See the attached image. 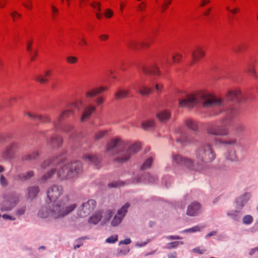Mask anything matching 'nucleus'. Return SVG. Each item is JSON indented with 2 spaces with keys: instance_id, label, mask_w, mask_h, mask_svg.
<instances>
[{
  "instance_id": "obj_1",
  "label": "nucleus",
  "mask_w": 258,
  "mask_h": 258,
  "mask_svg": "<svg viewBox=\"0 0 258 258\" xmlns=\"http://www.w3.org/2000/svg\"><path fill=\"white\" fill-rule=\"evenodd\" d=\"M63 159L62 157H56L51 160H46L41 164V168L58 167L57 175L61 180L70 179L76 177L83 171L81 163L78 161L63 163Z\"/></svg>"
},
{
  "instance_id": "obj_2",
  "label": "nucleus",
  "mask_w": 258,
  "mask_h": 258,
  "mask_svg": "<svg viewBox=\"0 0 258 258\" xmlns=\"http://www.w3.org/2000/svg\"><path fill=\"white\" fill-rule=\"evenodd\" d=\"M69 197L66 196L62 200L54 202L49 208L42 207L38 213V216L42 218L50 217L55 220L63 219L77 207L76 203L69 204Z\"/></svg>"
},
{
  "instance_id": "obj_3",
  "label": "nucleus",
  "mask_w": 258,
  "mask_h": 258,
  "mask_svg": "<svg viewBox=\"0 0 258 258\" xmlns=\"http://www.w3.org/2000/svg\"><path fill=\"white\" fill-rule=\"evenodd\" d=\"M201 104L204 107L224 106L225 102L220 98L203 93L188 94L180 100L179 106L181 108H191L198 104Z\"/></svg>"
},
{
  "instance_id": "obj_4",
  "label": "nucleus",
  "mask_w": 258,
  "mask_h": 258,
  "mask_svg": "<svg viewBox=\"0 0 258 258\" xmlns=\"http://www.w3.org/2000/svg\"><path fill=\"white\" fill-rule=\"evenodd\" d=\"M141 149L140 144L135 143L127 148H123L122 142L119 139L112 140L107 144L106 151L111 155L116 154L114 160L122 163L128 161L131 156L138 152Z\"/></svg>"
},
{
  "instance_id": "obj_5",
  "label": "nucleus",
  "mask_w": 258,
  "mask_h": 258,
  "mask_svg": "<svg viewBox=\"0 0 258 258\" xmlns=\"http://www.w3.org/2000/svg\"><path fill=\"white\" fill-rule=\"evenodd\" d=\"M236 113L235 109L230 107L225 111V117L220 122L209 123L206 128L208 135L213 136H227L229 134V131L226 127L230 125L231 118Z\"/></svg>"
},
{
  "instance_id": "obj_6",
  "label": "nucleus",
  "mask_w": 258,
  "mask_h": 258,
  "mask_svg": "<svg viewBox=\"0 0 258 258\" xmlns=\"http://www.w3.org/2000/svg\"><path fill=\"white\" fill-rule=\"evenodd\" d=\"M196 157L200 164L212 162L216 158L213 145L209 143H202L196 151Z\"/></svg>"
},
{
  "instance_id": "obj_7",
  "label": "nucleus",
  "mask_w": 258,
  "mask_h": 258,
  "mask_svg": "<svg viewBox=\"0 0 258 258\" xmlns=\"http://www.w3.org/2000/svg\"><path fill=\"white\" fill-rule=\"evenodd\" d=\"M219 143L226 148L224 153V158L230 162H238L239 158L235 147L238 145L239 142L236 138H228L224 140H219Z\"/></svg>"
},
{
  "instance_id": "obj_8",
  "label": "nucleus",
  "mask_w": 258,
  "mask_h": 258,
  "mask_svg": "<svg viewBox=\"0 0 258 258\" xmlns=\"http://www.w3.org/2000/svg\"><path fill=\"white\" fill-rule=\"evenodd\" d=\"M172 161L174 164L179 166H184L190 170H198L200 168L199 165H195L194 163L192 160L183 157L179 155H173Z\"/></svg>"
},
{
  "instance_id": "obj_9",
  "label": "nucleus",
  "mask_w": 258,
  "mask_h": 258,
  "mask_svg": "<svg viewBox=\"0 0 258 258\" xmlns=\"http://www.w3.org/2000/svg\"><path fill=\"white\" fill-rule=\"evenodd\" d=\"M63 192V188L61 185L53 184L47 189V196L50 201L56 202Z\"/></svg>"
},
{
  "instance_id": "obj_10",
  "label": "nucleus",
  "mask_w": 258,
  "mask_h": 258,
  "mask_svg": "<svg viewBox=\"0 0 258 258\" xmlns=\"http://www.w3.org/2000/svg\"><path fill=\"white\" fill-rule=\"evenodd\" d=\"M20 143L13 142L11 143L6 149L1 153V157L5 160L11 158L15 153L18 152L20 148Z\"/></svg>"
},
{
  "instance_id": "obj_11",
  "label": "nucleus",
  "mask_w": 258,
  "mask_h": 258,
  "mask_svg": "<svg viewBox=\"0 0 258 258\" xmlns=\"http://www.w3.org/2000/svg\"><path fill=\"white\" fill-rule=\"evenodd\" d=\"M18 202V198L14 195L10 196L4 199L1 204V211H9L16 206Z\"/></svg>"
},
{
  "instance_id": "obj_12",
  "label": "nucleus",
  "mask_w": 258,
  "mask_h": 258,
  "mask_svg": "<svg viewBox=\"0 0 258 258\" xmlns=\"http://www.w3.org/2000/svg\"><path fill=\"white\" fill-rule=\"evenodd\" d=\"M96 202L94 200H89L82 204L80 207V216L84 217L89 215L95 208Z\"/></svg>"
},
{
  "instance_id": "obj_13",
  "label": "nucleus",
  "mask_w": 258,
  "mask_h": 258,
  "mask_svg": "<svg viewBox=\"0 0 258 258\" xmlns=\"http://www.w3.org/2000/svg\"><path fill=\"white\" fill-rule=\"evenodd\" d=\"M130 204L126 203L118 210L117 214L111 221V224L112 226H116L121 223L123 218L127 212V210Z\"/></svg>"
},
{
  "instance_id": "obj_14",
  "label": "nucleus",
  "mask_w": 258,
  "mask_h": 258,
  "mask_svg": "<svg viewBox=\"0 0 258 258\" xmlns=\"http://www.w3.org/2000/svg\"><path fill=\"white\" fill-rule=\"evenodd\" d=\"M192 60L190 62V66H193L197 61L205 55V52L200 47H197L191 52Z\"/></svg>"
},
{
  "instance_id": "obj_15",
  "label": "nucleus",
  "mask_w": 258,
  "mask_h": 258,
  "mask_svg": "<svg viewBox=\"0 0 258 258\" xmlns=\"http://www.w3.org/2000/svg\"><path fill=\"white\" fill-rule=\"evenodd\" d=\"M201 211V207L199 203L192 202L187 207L186 214L189 216H196Z\"/></svg>"
},
{
  "instance_id": "obj_16",
  "label": "nucleus",
  "mask_w": 258,
  "mask_h": 258,
  "mask_svg": "<svg viewBox=\"0 0 258 258\" xmlns=\"http://www.w3.org/2000/svg\"><path fill=\"white\" fill-rule=\"evenodd\" d=\"M140 69L146 75L158 76L160 74L158 67L155 64H152L150 66H142Z\"/></svg>"
},
{
  "instance_id": "obj_17",
  "label": "nucleus",
  "mask_w": 258,
  "mask_h": 258,
  "mask_svg": "<svg viewBox=\"0 0 258 258\" xmlns=\"http://www.w3.org/2000/svg\"><path fill=\"white\" fill-rule=\"evenodd\" d=\"M226 98L230 101H236L238 102L242 101L241 92L239 90L229 91L226 96Z\"/></svg>"
},
{
  "instance_id": "obj_18",
  "label": "nucleus",
  "mask_w": 258,
  "mask_h": 258,
  "mask_svg": "<svg viewBox=\"0 0 258 258\" xmlns=\"http://www.w3.org/2000/svg\"><path fill=\"white\" fill-rule=\"evenodd\" d=\"M34 175V171L30 170L25 173L16 174L13 176V179L17 181L23 182L30 179Z\"/></svg>"
},
{
  "instance_id": "obj_19",
  "label": "nucleus",
  "mask_w": 258,
  "mask_h": 258,
  "mask_svg": "<svg viewBox=\"0 0 258 258\" xmlns=\"http://www.w3.org/2000/svg\"><path fill=\"white\" fill-rule=\"evenodd\" d=\"M96 110L95 107L90 105L85 108L84 112L81 117V120L82 122H84L89 119L92 114Z\"/></svg>"
},
{
  "instance_id": "obj_20",
  "label": "nucleus",
  "mask_w": 258,
  "mask_h": 258,
  "mask_svg": "<svg viewBox=\"0 0 258 258\" xmlns=\"http://www.w3.org/2000/svg\"><path fill=\"white\" fill-rule=\"evenodd\" d=\"M39 192L38 186H31L27 189V197L28 199H33L35 198Z\"/></svg>"
},
{
  "instance_id": "obj_21",
  "label": "nucleus",
  "mask_w": 258,
  "mask_h": 258,
  "mask_svg": "<svg viewBox=\"0 0 258 258\" xmlns=\"http://www.w3.org/2000/svg\"><path fill=\"white\" fill-rule=\"evenodd\" d=\"M84 159L92 164L98 167L100 163V158L93 154H86L83 157Z\"/></svg>"
},
{
  "instance_id": "obj_22",
  "label": "nucleus",
  "mask_w": 258,
  "mask_h": 258,
  "mask_svg": "<svg viewBox=\"0 0 258 258\" xmlns=\"http://www.w3.org/2000/svg\"><path fill=\"white\" fill-rule=\"evenodd\" d=\"M62 143V139L58 136H54L47 141V144L52 148L59 147Z\"/></svg>"
},
{
  "instance_id": "obj_23",
  "label": "nucleus",
  "mask_w": 258,
  "mask_h": 258,
  "mask_svg": "<svg viewBox=\"0 0 258 258\" xmlns=\"http://www.w3.org/2000/svg\"><path fill=\"white\" fill-rule=\"evenodd\" d=\"M51 75V71L47 70L44 72V76L39 75L35 76L34 79L41 84H46L48 82V79L46 78Z\"/></svg>"
},
{
  "instance_id": "obj_24",
  "label": "nucleus",
  "mask_w": 258,
  "mask_h": 258,
  "mask_svg": "<svg viewBox=\"0 0 258 258\" xmlns=\"http://www.w3.org/2000/svg\"><path fill=\"white\" fill-rule=\"evenodd\" d=\"M73 113L72 110L71 109H68L64 111L63 112H62L61 114L59 115L58 118L57 119V120L53 122L54 126L55 127H57L58 123H59L62 119H64L67 118V117H69L70 115H72Z\"/></svg>"
},
{
  "instance_id": "obj_25",
  "label": "nucleus",
  "mask_w": 258,
  "mask_h": 258,
  "mask_svg": "<svg viewBox=\"0 0 258 258\" xmlns=\"http://www.w3.org/2000/svg\"><path fill=\"white\" fill-rule=\"evenodd\" d=\"M170 113L167 110H162L159 112L156 116L161 122H166L170 118Z\"/></svg>"
},
{
  "instance_id": "obj_26",
  "label": "nucleus",
  "mask_w": 258,
  "mask_h": 258,
  "mask_svg": "<svg viewBox=\"0 0 258 258\" xmlns=\"http://www.w3.org/2000/svg\"><path fill=\"white\" fill-rule=\"evenodd\" d=\"M102 219V212L98 211L94 213L89 219L88 222L93 224H97Z\"/></svg>"
},
{
  "instance_id": "obj_27",
  "label": "nucleus",
  "mask_w": 258,
  "mask_h": 258,
  "mask_svg": "<svg viewBox=\"0 0 258 258\" xmlns=\"http://www.w3.org/2000/svg\"><path fill=\"white\" fill-rule=\"evenodd\" d=\"M248 201L247 195L245 194L237 199L236 201V207L238 209H241Z\"/></svg>"
},
{
  "instance_id": "obj_28",
  "label": "nucleus",
  "mask_w": 258,
  "mask_h": 258,
  "mask_svg": "<svg viewBox=\"0 0 258 258\" xmlns=\"http://www.w3.org/2000/svg\"><path fill=\"white\" fill-rule=\"evenodd\" d=\"M130 93V91L128 89H119L115 93V98L116 100L122 99L127 97Z\"/></svg>"
},
{
  "instance_id": "obj_29",
  "label": "nucleus",
  "mask_w": 258,
  "mask_h": 258,
  "mask_svg": "<svg viewBox=\"0 0 258 258\" xmlns=\"http://www.w3.org/2000/svg\"><path fill=\"white\" fill-rule=\"evenodd\" d=\"M184 122L186 127L189 130L193 131H197L198 125L197 122L195 120L189 118L186 119Z\"/></svg>"
},
{
  "instance_id": "obj_30",
  "label": "nucleus",
  "mask_w": 258,
  "mask_h": 258,
  "mask_svg": "<svg viewBox=\"0 0 258 258\" xmlns=\"http://www.w3.org/2000/svg\"><path fill=\"white\" fill-rule=\"evenodd\" d=\"M114 212L112 210H108L106 212H102V222L105 223L107 222L112 217Z\"/></svg>"
},
{
  "instance_id": "obj_31",
  "label": "nucleus",
  "mask_w": 258,
  "mask_h": 258,
  "mask_svg": "<svg viewBox=\"0 0 258 258\" xmlns=\"http://www.w3.org/2000/svg\"><path fill=\"white\" fill-rule=\"evenodd\" d=\"M55 169H51L46 174H44L40 179V182H45L48 179L50 178L55 172Z\"/></svg>"
},
{
  "instance_id": "obj_32",
  "label": "nucleus",
  "mask_w": 258,
  "mask_h": 258,
  "mask_svg": "<svg viewBox=\"0 0 258 258\" xmlns=\"http://www.w3.org/2000/svg\"><path fill=\"white\" fill-rule=\"evenodd\" d=\"M38 156V153L37 152H34L31 154L26 155L22 157L23 161H31L35 159Z\"/></svg>"
},
{
  "instance_id": "obj_33",
  "label": "nucleus",
  "mask_w": 258,
  "mask_h": 258,
  "mask_svg": "<svg viewBox=\"0 0 258 258\" xmlns=\"http://www.w3.org/2000/svg\"><path fill=\"white\" fill-rule=\"evenodd\" d=\"M140 94L143 96H148L152 93V89L146 86H143L141 87V89L139 90Z\"/></svg>"
},
{
  "instance_id": "obj_34",
  "label": "nucleus",
  "mask_w": 258,
  "mask_h": 258,
  "mask_svg": "<svg viewBox=\"0 0 258 258\" xmlns=\"http://www.w3.org/2000/svg\"><path fill=\"white\" fill-rule=\"evenodd\" d=\"M142 127L145 130H148L155 126V121L153 120H149L145 122H143L142 124Z\"/></svg>"
},
{
  "instance_id": "obj_35",
  "label": "nucleus",
  "mask_w": 258,
  "mask_h": 258,
  "mask_svg": "<svg viewBox=\"0 0 258 258\" xmlns=\"http://www.w3.org/2000/svg\"><path fill=\"white\" fill-rule=\"evenodd\" d=\"M125 183L121 181H113L109 183L108 185L110 188H118L121 186H123Z\"/></svg>"
},
{
  "instance_id": "obj_36",
  "label": "nucleus",
  "mask_w": 258,
  "mask_h": 258,
  "mask_svg": "<svg viewBox=\"0 0 258 258\" xmlns=\"http://www.w3.org/2000/svg\"><path fill=\"white\" fill-rule=\"evenodd\" d=\"M183 244L182 241H173L169 242L167 244L166 248L167 249H172L177 247L179 245Z\"/></svg>"
},
{
  "instance_id": "obj_37",
  "label": "nucleus",
  "mask_w": 258,
  "mask_h": 258,
  "mask_svg": "<svg viewBox=\"0 0 258 258\" xmlns=\"http://www.w3.org/2000/svg\"><path fill=\"white\" fill-rule=\"evenodd\" d=\"M153 159L152 157L148 158L143 164L141 168L142 170H145L150 168L152 165Z\"/></svg>"
},
{
  "instance_id": "obj_38",
  "label": "nucleus",
  "mask_w": 258,
  "mask_h": 258,
  "mask_svg": "<svg viewBox=\"0 0 258 258\" xmlns=\"http://www.w3.org/2000/svg\"><path fill=\"white\" fill-rule=\"evenodd\" d=\"M239 212L237 210L232 211L230 212L227 213V215L230 217L233 220L235 221H238L239 219Z\"/></svg>"
},
{
  "instance_id": "obj_39",
  "label": "nucleus",
  "mask_w": 258,
  "mask_h": 258,
  "mask_svg": "<svg viewBox=\"0 0 258 258\" xmlns=\"http://www.w3.org/2000/svg\"><path fill=\"white\" fill-rule=\"evenodd\" d=\"M128 47L133 50L138 49L139 43L135 40H131L127 43Z\"/></svg>"
},
{
  "instance_id": "obj_40",
  "label": "nucleus",
  "mask_w": 258,
  "mask_h": 258,
  "mask_svg": "<svg viewBox=\"0 0 258 258\" xmlns=\"http://www.w3.org/2000/svg\"><path fill=\"white\" fill-rule=\"evenodd\" d=\"M253 221V217L250 215H245L242 219L243 223L245 225H249L251 224Z\"/></svg>"
},
{
  "instance_id": "obj_41",
  "label": "nucleus",
  "mask_w": 258,
  "mask_h": 258,
  "mask_svg": "<svg viewBox=\"0 0 258 258\" xmlns=\"http://www.w3.org/2000/svg\"><path fill=\"white\" fill-rule=\"evenodd\" d=\"M247 72L250 74L255 79H257V76L253 66L250 64L248 66Z\"/></svg>"
},
{
  "instance_id": "obj_42",
  "label": "nucleus",
  "mask_w": 258,
  "mask_h": 258,
  "mask_svg": "<svg viewBox=\"0 0 258 258\" xmlns=\"http://www.w3.org/2000/svg\"><path fill=\"white\" fill-rule=\"evenodd\" d=\"M98 95V92L97 89H94L90 91H88L86 93V96L87 97H93L94 96Z\"/></svg>"
},
{
  "instance_id": "obj_43",
  "label": "nucleus",
  "mask_w": 258,
  "mask_h": 258,
  "mask_svg": "<svg viewBox=\"0 0 258 258\" xmlns=\"http://www.w3.org/2000/svg\"><path fill=\"white\" fill-rule=\"evenodd\" d=\"M106 133V131H100L97 133L94 136L95 140L96 141L100 140L105 136Z\"/></svg>"
},
{
  "instance_id": "obj_44",
  "label": "nucleus",
  "mask_w": 258,
  "mask_h": 258,
  "mask_svg": "<svg viewBox=\"0 0 258 258\" xmlns=\"http://www.w3.org/2000/svg\"><path fill=\"white\" fill-rule=\"evenodd\" d=\"M201 227L199 226H195L192 228L185 229L183 231V232H190L194 233L198 231H200L201 230Z\"/></svg>"
},
{
  "instance_id": "obj_45",
  "label": "nucleus",
  "mask_w": 258,
  "mask_h": 258,
  "mask_svg": "<svg viewBox=\"0 0 258 258\" xmlns=\"http://www.w3.org/2000/svg\"><path fill=\"white\" fill-rule=\"evenodd\" d=\"M118 240V236L117 235H112L108 237L106 239V242L108 243H113L117 241Z\"/></svg>"
},
{
  "instance_id": "obj_46",
  "label": "nucleus",
  "mask_w": 258,
  "mask_h": 258,
  "mask_svg": "<svg viewBox=\"0 0 258 258\" xmlns=\"http://www.w3.org/2000/svg\"><path fill=\"white\" fill-rule=\"evenodd\" d=\"M38 116L41 118H38L37 121H40L43 123L49 122L50 121V119L48 116L39 115Z\"/></svg>"
},
{
  "instance_id": "obj_47",
  "label": "nucleus",
  "mask_w": 258,
  "mask_h": 258,
  "mask_svg": "<svg viewBox=\"0 0 258 258\" xmlns=\"http://www.w3.org/2000/svg\"><path fill=\"white\" fill-rule=\"evenodd\" d=\"M0 184L3 187H6L8 185V180L3 174L0 176Z\"/></svg>"
},
{
  "instance_id": "obj_48",
  "label": "nucleus",
  "mask_w": 258,
  "mask_h": 258,
  "mask_svg": "<svg viewBox=\"0 0 258 258\" xmlns=\"http://www.w3.org/2000/svg\"><path fill=\"white\" fill-rule=\"evenodd\" d=\"M186 140V138L184 135H181L180 137L176 139L177 142L180 143L182 145H184Z\"/></svg>"
},
{
  "instance_id": "obj_49",
  "label": "nucleus",
  "mask_w": 258,
  "mask_h": 258,
  "mask_svg": "<svg viewBox=\"0 0 258 258\" xmlns=\"http://www.w3.org/2000/svg\"><path fill=\"white\" fill-rule=\"evenodd\" d=\"M25 115H28V117L29 118H30L31 119H33L34 120H36V121H37L38 118H41L40 117L38 116H39L38 114H36L35 113H32L30 112H26L25 113Z\"/></svg>"
},
{
  "instance_id": "obj_50",
  "label": "nucleus",
  "mask_w": 258,
  "mask_h": 258,
  "mask_svg": "<svg viewBox=\"0 0 258 258\" xmlns=\"http://www.w3.org/2000/svg\"><path fill=\"white\" fill-rule=\"evenodd\" d=\"M90 5L91 7H92L93 8L96 9L98 12H100L101 11V4L99 2H94L90 4Z\"/></svg>"
},
{
  "instance_id": "obj_51",
  "label": "nucleus",
  "mask_w": 258,
  "mask_h": 258,
  "mask_svg": "<svg viewBox=\"0 0 258 258\" xmlns=\"http://www.w3.org/2000/svg\"><path fill=\"white\" fill-rule=\"evenodd\" d=\"M181 58L182 55L179 53H177L172 56V59L173 62H179Z\"/></svg>"
},
{
  "instance_id": "obj_52",
  "label": "nucleus",
  "mask_w": 258,
  "mask_h": 258,
  "mask_svg": "<svg viewBox=\"0 0 258 258\" xmlns=\"http://www.w3.org/2000/svg\"><path fill=\"white\" fill-rule=\"evenodd\" d=\"M67 60L68 63L74 64L77 62L78 58L75 56H69L67 58Z\"/></svg>"
},
{
  "instance_id": "obj_53",
  "label": "nucleus",
  "mask_w": 258,
  "mask_h": 258,
  "mask_svg": "<svg viewBox=\"0 0 258 258\" xmlns=\"http://www.w3.org/2000/svg\"><path fill=\"white\" fill-rule=\"evenodd\" d=\"M192 251L199 254H203L206 251V249L201 248L200 247H197L192 249Z\"/></svg>"
},
{
  "instance_id": "obj_54",
  "label": "nucleus",
  "mask_w": 258,
  "mask_h": 258,
  "mask_svg": "<svg viewBox=\"0 0 258 258\" xmlns=\"http://www.w3.org/2000/svg\"><path fill=\"white\" fill-rule=\"evenodd\" d=\"M25 211L26 208L25 207H21L17 210L16 211V214L18 216L22 215L25 213Z\"/></svg>"
},
{
  "instance_id": "obj_55",
  "label": "nucleus",
  "mask_w": 258,
  "mask_h": 258,
  "mask_svg": "<svg viewBox=\"0 0 258 258\" xmlns=\"http://www.w3.org/2000/svg\"><path fill=\"white\" fill-rule=\"evenodd\" d=\"M105 17L107 18L111 17L113 15V12L110 9H107L104 13Z\"/></svg>"
},
{
  "instance_id": "obj_56",
  "label": "nucleus",
  "mask_w": 258,
  "mask_h": 258,
  "mask_svg": "<svg viewBox=\"0 0 258 258\" xmlns=\"http://www.w3.org/2000/svg\"><path fill=\"white\" fill-rule=\"evenodd\" d=\"M146 7V4L144 2H142L138 6V9L140 11H143Z\"/></svg>"
},
{
  "instance_id": "obj_57",
  "label": "nucleus",
  "mask_w": 258,
  "mask_h": 258,
  "mask_svg": "<svg viewBox=\"0 0 258 258\" xmlns=\"http://www.w3.org/2000/svg\"><path fill=\"white\" fill-rule=\"evenodd\" d=\"M131 242H132V241L130 238H126L124 240H122L120 241L119 242V244H130L131 243Z\"/></svg>"
},
{
  "instance_id": "obj_58",
  "label": "nucleus",
  "mask_w": 258,
  "mask_h": 258,
  "mask_svg": "<svg viewBox=\"0 0 258 258\" xmlns=\"http://www.w3.org/2000/svg\"><path fill=\"white\" fill-rule=\"evenodd\" d=\"M2 217L5 220H15L16 218L7 214H4Z\"/></svg>"
},
{
  "instance_id": "obj_59",
  "label": "nucleus",
  "mask_w": 258,
  "mask_h": 258,
  "mask_svg": "<svg viewBox=\"0 0 258 258\" xmlns=\"http://www.w3.org/2000/svg\"><path fill=\"white\" fill-rule=\"evenodd\" d=\"M149 182L150 183H154L156 180V178L153 176L148 174L147 175Z\"/></svg>"
},
{
  "instance_id": "obj_60",
  "label": "nucleus",
  "mask_w": 258,
  "mask_h": 258,
  "mask_svg": "<svg viewBox=\"0 0 258 258\" xmlns=\"http://www.w3.org/2000/svg\"><path fill=\"white\" fill-rule=\"evenodd\" d=\"M95 102L98 105H101L104 102V99L102 97H99L95 100Z\"/></svg>"
},
{
  "instance_id": "obj_61",
  "label": "nucleus",
  "mask_w": 258,
  "mask_h": 258,
  "mask_svg": "<svg viewBox=\"0 0 258 258\" xmlns=\"http://www.w3.org/2000/svg\"><path fill=\"white\" fill-rule=\"evenodd\" d=\"M129 249L126 250H120L117 253V255H125L129 252Z\"/></svg>"
},
{
  "instance_id": "obj_62",
  "label": "nucleus",
  "mask_w": 258,
  "mask_h": 258,
  "mask_svg": "<svg viewBox=\"0 0 258 258\" xmlns=\"http://www.w3.org/2000/svg\"><path fill=\"white\" fill-rule=\"evenodd\" d=\"M11 15L12 17L13 18L14 20H15L16 18H17V16L18 17H20L21 16V14L18 13L17 12L14 11L11 13Z\"/></svg>"
},
{
  "instance_id": "obj_63",
  "label": "nucleus",
  "mask_w": 258,
  "mask_h": 258,
  "mask_svg": "<svg viewBox=\"0 0 258 258\" xmlns=\"http://www.w3.org/2000/svg\"><path fill=\"white\" fill-rule=\"evenodd\" d=\"M80 40L81 41L79 43V45L80 46H83L84 45H87V41L84 38H80Z\"/></svg>"
},
{
  "instance_id": "obj_64",
  "label": "nucleus",
  "mask_w": 258,
  "mask_h": 258,
  "mask_svg": "<svg viewBox=\"0 0 258 258\" xmlns=\"http://www.w3.org/2000/svg\"><path fill=\"white\" fill-rule=\"evenodd\" d=\"M236 130L237 132H242L245 130V127L242 125H239L237 126Z\"/></svg>"
}]
</instances>
